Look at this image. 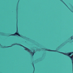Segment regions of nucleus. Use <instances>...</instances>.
Instances as JSON below:
<instances>
[{"mask_svg": "<svg viewBox=\"0 0 73 73\" xmlns=\"http://www.w3.org/2000/svg\"><path fill=\"white\" fill-rule=\"evenodd\" d=\"M46 51H49L50 52H58V53H59L61 54H62L64 55L67 56H68V57L70 58L72 61V62H73V52H70L69 53H64L63 52L58 51L56 50H52L50 49H46Z\"/></svg>", "mask_w": 73, "mask_h": 73, "instance_id": "f257e3e1", "label": "nucleus"}, {"mask_svg": "<svg viewBox=\"0 0 73 73\" xmlns=\"http://www.w3.org/2000/svg\"><path fill=\"white\" fill-rule=\"evenodd\" d=\"M19 45V46H22L24 48H25V50H27L28 51V52H29V51H31V50H30L29 48L25 47L24 46H23V45H22L21 44H13L11 46H8L7 47V48H9V47H12V46H14V45Z\"/></svg>", "mask_w": 73, "mask_h": 73, "instance_id": "f03ea898", "label": "nucleus"}, {"mask_svg": "<svg viewBox=\"0 0 73 73\" xmlns=\"http://www.w3.org/2000/svg\"><path fill=\"white\" fill-rule=\"evenodd\" d=\"M17 32L15 33V34H12L11 35V36H16V35H17L19 36V37H21V36L19 34V33H18V28L17 27Z\"/></svg>", "mask_w": 73, "mask_h": 73, "instance_id": "7ed1b4c3", "label": "nucleus"}, {"mask_svg": "<svg viewBox=\"0 0 73 73\" xmlns=\"http://www.w3.org/2000/svg\"><path fill=\"white\" fill-rule=\"evenodd\" d=\"M60 1H62V3H63V4H64L66 6V7H68V6L67 5H66V4H65V3H64V1H62V0H60Z\"/></svg>", "mask_w": 73, "mask_h": 73, "instance_id": "20e7f679", "label": "nucleus"}, {"mask_svg": "<svg viewBox=\"0 0 73 73\" xmlns=\"http://www.w3.org/2000/svg\"><path fill=\"white\" fill-rule=\"evenodd\" d=\"M30 52L32 53V54H31V55H32V56H34V54L35 53V52Z\"/></svg>", "mask_w": 73, "mask_h": 73, "instance_id": "39448f33", "label": "nucleus"}, {"mask_svg": "<svg viewBox=\"0 0 73 73\" xmlns=\"http://www.w3.org/2000/svg\"><path fill=\"white\" fill-rule=\"evenodd\" d=\"M70 38L71 39V40H73V36H71L70 37Z\"/></svg>", "mask_w": 73, "mask_h": 73, "instance_id": "423d86ee", "label": "nucleus"}, {"mask_svg": "<svg viewBox=\"0 0 73 73\" xmlns=\"http://www.w3.org/2000/svg\"><path fill=\"white\" fill-rule=\"evenodd\" d=\"M33 67L34 68V70L33 72H34V71H35V66H33Z\"/></svg>", "mask_w": 73, "mask_h": 73, "instance_id": "0eeeda50", "label": "nucleus"}]
</instances>
